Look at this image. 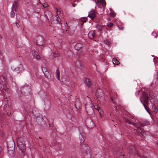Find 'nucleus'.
Returning a JSON list of instances; mask_svg holds the SVG:
<instances>
[{
    "instance_id": "79ce46f5",
    "label": "nucleus",
    "mask_w": 158,
    "mask_h": 158,
    "mask_svg": "<svg viewBox=\"0 0 158 158\" xmlns=\"http://www.w3.org/2000/svg\"><path fill=\"white\" fill-rule=\"evenodd\" d=\"M2 150V148L0 147V154L1 153Z\"/></svg>"
},
{
    "instance_id": "9b49d317",
    "label": "nucleus",
    "mask_w": 158,
    "mask_h": 158,
    "mask_svg": "<svg viewBox=\"0 0 158 158\" xmlns=\"http://www.w3.org/2000/svg\"><path fill=\"white\" fill-rule=\"evenodd\" d=\"M36 45L42 46L44 44V39L41 36H39L37 38Z\"/></svg>"
},
{
    "instance_id": "aec40b11",
    "label": "nucleus",
    "mask_w": 158,
    "mask_h": 158,
    "mask_svg": "<svg viewBox=\"0 0 158 158\" xmlns=\"http://www.w3.org/2000/svg\"><path fill=\"white\" fill-rule=\"evenodd\" d=\"M87 19V18L86 17H83L81 18V20H79V21L81 22V25H82L84 23L86 22Z\"/></svg>"
},
{
    "instance_id": "c03bdc74",
    "label": "nucleus",
    "mask_w": 158,
    "mask_h": 158,
    "mask_svg": "<svg viewBox=\"0 0 158 158\" xmlns=\"http://www.w3.org/2000/svg\"><path fill=\"white\" fill-rule=\"evenodd\" d=\"M124 156V155H123V156H121V158H122V157H123V158H124V157L123 156Z\"/></svg>"
},
{
    "instance_id": "a19ab883",
    "label": "nucleus",
    "mask_w": 158,
    "mask_h": 158,
    "mask_svg": "<svg viewBox=\"0 0 158 158\" xmlns=\"http://www.w3.org/2000/svg\"><path fill=\"white\" fill-rule=\"evenodd\" d=\"M6 86H5V87L3 88V89H4L5 90V91H6L7 87H6Z\"/></svg>"
},
{
    "instance_id": "4c0bfd02",
    "label": "nucleus",
    "mask_w": 158,
    "mask_h": 158,
    "mask_svg": "<svg viewBox=\"0 0 158 158\" xmlns=\"http://www.w3.org/2000/svg\"><path fill=\"white\" fill-rule=\"evenodd\" d=\"M16 24L17 27L18 28L19 27V25L17 23H16Z\"/></svg>"
},
{
    "instance_id": "ea45409f",
    "label": "nucleus",
    "mask_w": 158,
    "mask_h": 158,
    "mask_svg": "<svg viewBox=\"0 0 158 158\" xmlns=\"http://www.w3.org/2000/svg\"><path fill=\"white\" fill-rule=\"evenodd\" d=\"M77 4H74L73 3L72 4V6L73 7H74Z\"/></svg>"
},
{
    "instance_id": "864d4df0",
    "label": "nucleus",
    "mask_w": 158,
    "mask_h": 158,
    "mask_svg": "<svg viewBox=\"0 0 158 158\" xmlns=\"http://www.w3.org/2000/svg\"><path fill=\"white\" fill-rule=\"evenodd\" d=\"M110 116H111V114H110Z\"/></svg>"
},
{
    "instance_id": "f704fd0d",
    "label": "nucleus",
    "mask_w": 158,
    "mask_h": 158,
    "mask_svg": "<svg viewBox=\"0 0 158 158\" xmlns=\"http://www.w3.org/2000/svg\"><path fill=\"white\" fill-rule=\"evenodd\" d=\"M118 28L119 29L121 30H123L124 29V27L121 26H118Z\"/></svg>"
},
{
    "instance_id": "9d476101",
    "label": "nucleus",
    "mask_w": 158,
    "mask_h": 158,
    "mask_svg": "<svg viewBox=\"0 0 158 158\" xmlns=\"http://www.w3.org/2000/svg\"><path fill=\"white\" fill-rule=\"evenodd\" d=\"M36 121L40 125H41L42 123H44L43 117L41 114H40L38 115L36 117Z\"/></svg>"
},
{
    "instance_id": "2eb2a0df",
    "label": "nucleus",
    "mask_w": 158,
    "mask_h": 158,
    "mask_svg": "<svg viewBox=\"0 0 158 158\" xmlns=\"http://www.w3.org/2000/svg\"><path fill=\"white\" fill-rule=\"evenodd\" d=\"M96 16V15L95 14V11L94 10H92L89 12V13L88 17L92 19H93L95 18Z\"/></svg>"
},
{
    "instance_id": "58836bf2",
    "label": "nucleus",
    "mask_w": 158,
    "mask_h": 158,
    "mask_svg": "<svg viewBox=\"0 0 158 158\" xmlns=\"http://www.w3.org/2000/svg\"><path fill=\"white\" fill-rule=\"evenodd\" d=\"M11 114V112L10 111H8V112H7V115H9Z\"/></svg>"
},
{
    "instance_id": "a18cd8bd",
    "label": "nucleus",
    "mask_w": 158,
    "mask_h": 158,
    "mask_svg": "<svg viewBox=\"0 0 158 158\" xmlns=\"http://www.w3.org/2000/svg\"><path fill=\"white\" fill-rule=\"evenodd\" d=\"M110 18H107V20H110Z\"/></svg>"
},
{
    "instance_id": "473e14b6",
    "label": "nucleus",
    "mask_w": 158,
    "mask_h": 158,
    "mask_svg": "<svg viewBox=\"0 0 158 158\" xmlns=\"http://www.w3.org/2000/svg\"><path fill=\"white\" fill-rule=\"evenodd\" d=\"M56 20L57 22L59 23H60V19L57 16H56Z\"/></svg>"
},
{
    "instance_id": "7c9ffc66",
    "label": "nucleus",
    "mask_w": 158,
    "mask_h": 158,
    "mask_svg": "<svg viewBox=\"0 0 158 158\" xmlns=\"http://www.w3.org/2000/svg\"><path fill=\"white\" fill-rule=\"evenodd\" d=\"M138 125L141 127H143L145 126V124L144 123L139 122L138 123Z\"/></svg>"
},
{
    "instance_id": "6ab92c4d",
    "label": "nucleus",
    "mask_w": 158,
    "mask_h": 158,
    "mask_svg": "<svg viewBox=\"0 0 158 158\" xmlns=\"http://www.w3.org/2000/svg\"><path fill=\"white\" fill-rule=\"evenodd\" d=\"M66 55L69 57L71 58L73 55V52L70 50H69L67 52Z\"/></svg>"
},
{
    "instance_id": "4be33fe9",
    "label": "nucleus",
    "mask_w": 158,
    "mask_h": 158,
    "mask_svg": "<svg viewBox=\"0 0 158 158\" xmlns=\"http://www.w3.org/2000/svg\"><path fill=\"white\" fill-rule=\"evenodd\" d=\"M96 27L99 31H102L103 28L102 26L100 24H97L96 25Z\"/></svg>"
},
{
    "instance_id": "c85d7f7f",
    "label": "nucleus",
    "mask_w": 158,
    "mask_h": 158,
    "mask_svg": "<svg viewBox=\"0 0 158 158\" xmlns=\"http://www.w3.org/2000/svg\"><path fill=\"white\" fill-rule=\"evenodd\" d=\"M107 25L108 27H111L113 25V24L112 23H107Z\"/></svg>"
},
{
    "instance_id": "b1692460",
    "label": "nucleus",
    "mask_w": 158,
    "mask_h": 158,
    "mask_svg": "<svg viewBox=\"0 0 158 158\" xmlns=\"http://www.w3.org/2000/svg\"><path fill=\"white\" fill-rule=\"evenodd\" d=\"M80 135H81L82 138H83V139L81 138V140H80V142L81 143H83L84 142V134H82V133H80Z\"/></svg>"
},
{
    "instance_id": "412c9836",
    "label": "nucleus",
    "mask_w": 158,
    "mask_h": 158,
    "mask_svg": "<svg viewBox=\"0 0 158 158\" xmlns=\"http://www.w3.org/2000/svg\"><path fill=\"white\" fill-rule=\"evenodd\" d=\"M112 61L114 64L118 65L119 64V61L116 58H113Z\"/></svg>"
},
{
    "instance_id": "09e8293b",
    "label": "nucleus",
    "mask_w": 158,
    "mask_h": 158,
    "mask_svg": "<svg viewBox=\"0 0 158 158\" xmlns=\"http://www.w3.org/2000/svg\"><path fill=\"white\" fill-rule=\"evenodd\" d=\"M102 100H103V101H105V99H104V98H103Z\"/></svg>"
},
{
    "instance_id": "c9c22d12",
    "label": "nucleus",
    "mask_w": 158,
    "mask_h": 158,
    "mask_svg": "<svg viewBox=\"0 0 158 158\" xmlns=\"http://www.w3.org/2000/svg\"><path fill=\"white\" fill-rule=\"evenodd\" d=\"M56 12H57V14H59L60 13V12L59 10L58 9H57V10H56Z\"/></svg>"
},
{
    "instance_id": "dca6fc26",
    "label": "nucleus",
    "mask_w": 158,
    "mask_h": 158,
    "mask_svg": "<svg viewBox=\"0 0 158 158\" xmlns=\"http://www.w3.org/2000/svg\"><path fill=\"white\" fill-rule=\"evenodd\" d=\"M83 47L82 44L81 43H77L74 46V48L75 50L78 51L80 50Z\"/></svg>"
},
{
    "instance_id": "20e7f679",
    "label": "nucleus",
    "mask_w": 158,
    "mask_h": 158,
    "mask_svg": "<svg viewBox=\"0 0 158 158\" xmlns=\"http://www.w3.org/2000/svg\"><path fill=\"white\" fill-rule=\"evenodd\" d=\"M85 109L87 113L89 115L92 116L94 114V110L91 104L89 106L87 105H86Z\"/></svg>"
},
{
    "instance_id": "2f4dec72",
    "label": "nucleus",
    "mask_w": 158,
    "mask_h": 158,
    "mask_svg": "<svg viewBox=\"0 0 158 158\" xmlns=\"http://www.w3.org/2000/svg\"><path fill=\"white\" fill-rule=\"evenodd\" d=\"M100 1L102 2L103 6H105L106 5V2L105 0H100Z\"/></svg>"
},
{
    "instance_id": "cd10ccee",
    "label": "nucleus",
    "mask_w": 158,
    "mask_h": 158,
    "mask_svg": "<svg viewBox=\"0 0 158 158\" xmlns=\"http://www.w3.org/2000/svg\"><path fill=\"white\" fill-rule=\"evenodd\" d=\"M104 43L107 45H110V42L108 40H104Z\"/></svg>"
},
{
    "instance_id": "bb28decb",
    "label": "nucleus",
    "mask_w": 158,
    "mask_h": 158,
    "mask_svg": "<svg viewBox=\"0 0 158 158\" xmlns=\"http://www.w3.org/2000/svg\"><path fill=\"white\" fill-rule=\"evenodd\" d=\"M59 56L58 53H54L52 55V57L53 58H55L58 56Z\"/></svg>"
},
{
    "instance_id": "f8f14e48",
    "label": "nucleus",
    "mask_w": 158,
    "mask_h": 158,
    "mask_svg": "<svg viewBox=\"0 0 158 158\" xmlns=\"http://www.w3.org/2000/svg\"><path fill=\"white\" fill-rule=\"evenodd\" d=\"M32 55L34 58L39 60L40 59V56L38 54V52L35 50H32Z\"/></svg>"
},
{
    "instance_id": "f03ea898",
    "label": "nucleus",
    "mask_w": 158,
    "mask_h": 158,
    "mask_svg": "<svg viewBox=\"0 0 158 158\" xmlns=\"http://www.w3.org/2000/svg\"><path fill=\"white\" fill-rule=\"evenodd\" d=\"M150 96V94L143 92L142 93V97L140 98V102L143 105L145 110L148 113L149 111L146 105H148V100Z\"/></svg>"
},
{
    "instance_id": "39448f33",
    "label": "nucleus",
    "mask_w": 158,
    "mask_h": 158,
    "mask_svg": "<svg viewBox=\"0 0 158 158\" xmlns=\"http://www.w3.org/2000/svg\"><path fill=\"white\" fill-rule=\"evenodd\" d=\"M42 70L46 78L50 80L52 79V76L49 73L48 69L46 68H42Z\"/></svg>"
},
{
    "instance_id": "0eeeda50",
    "label": "nucleus",
    "mask_w": 158,
    "mask_h": 158,
    "mask_svg": "<svg viewBox=\"0 0 158 158\" xmlns=\"http://www.w3.org/2000/svg\"><path fill=\"white\" fill-rule=\"evenodd\" d=\"M85 158H93V156L92 151L89 148H87L86 151L83 153Z\"/></svg>"
},
{
    "instance_id": "3c124183",
    "label": "nucleus",
    "mask_w": 158,
    "mask_h": 158,
    "mask_svg": "<svg viewBox=\"0 0 158 158\" xmlns=\"http://www.w3.org/2000/svg\"><path fill=\"white\" fill-rule=\"evenodd\" d=\"M50 14L51 16H52V15L51 13L50 12Z\"/></svg>"
},
{
    "instance_id": "f257e3e1",
    "label": "nucleus",
    "mask_w": 158,
    "mask_h": 158,
    "mask_svg": "<svg viewBox=\"0 0 158 158\" xmlns=\"http://www.w3.org/2000/svg\"><path fill=\"white\" fill-rule=\"evenodd\" d=\"M134 117L132 116L131 118H125L124 121L132 125L137 128L136 129H135L134 130V133L136 135L140 136L142 137L144 136L145 133L143 131V130H141L140 127H138L137 125L135 123L134 120L133 118Z\"/></svg>"
},
{
    "instance_id": "a878e982",
    "label": "nucleus",
    "mask_w": 158,
    "mask_h": 158,
    "mask_svg": "<svg viewBox=\"0 0 158 158\" xmlns=\"http://www.w3.org/2000/svg\"><path fill=\"white\" fill-rule=\"evenodd\" d=\"M95 97L94 98L95 99H97V98H100L99 95L98 94V91H96L95 94Z\"/></svg>"
},
{
    "instance_id": "37998d69",
    "label": "nucleus",
    "mask_w": 158,
    "mask_h": 158,
    "mask_svg": "<svg viewBox=\"0 0 158 158\" xmlns=\"http://www.w3.org/2000/svg\"><path fill=\"white\" fill-rule=\"evenodd\" d=\"M93 0V1H95V3H96V4H97V3H98V2H97L95 1V0Z\"/></svg>"
},
{
    "instance_id": "72a5a7b5",
    "label": "nucleus",
    "mask_w": 158,
    "mask_h": 158,
    "mask_svg": "<svg viewBox=\"0 0 158 158\" xmlns=\"http://www.w3.org/2000/svg\"><path fill=\"white\" fill-rule=\"evenodd\" d=\"M94 108L97 110H98V109H99L100 108L99 106L98 105H97L94 106Z\"/></svg>"
},
{
    "instance_id": "423d86ee",
    "label": "nucleus",
    "mask_w": 158,
    "mask_h": 158,
    "mask_svg": "<svg viewBox=\"0 0 158 158\" xmlns=\"http://www.w3.org/2000/svg\"><path fill=\"white\" fill-rule=\"evenodd\" d=\"M111 99L113 103L115 105H118L119 103V101L117 98L116 94L115 93L111 94L110 95Z\"/></svg>"
},
{
    "instance_id": "1a4fd4ad",
    "label": "nucleus",
    "mask_w": 158,
    "mask_h": 158,
    "mask_svg": "<svg viewBox=\"0 0 158 158\" xmlns=\"http://www.w3.org/2000/svg\"><path fill=\"white\" fill-rule=\"evenodd\" d=\"M83 81L84 84L88 87H90L92 85V83L88 78H84Z\"/></svg>"
},
{
    "instance_id": "603ef678",
    "label": "nucleus",
    "mask_w": 158,
    "mask_h": 158,
    "mask_svg": "<svg viewBox=\"0 0 158 158\" xmlns=\"http://www.w3.org/2000/svg\"><path fill=\"white\" fill-rule=\"evenodd\" d=\"M156 64L158 65V61L157 63H156Z\"/></svg>"
},
{
    "instance_id": "8fccbe9b",
    "label": "nucleus",
    "mask_w": 158,
    "mask_h": 158,
    "mask_svg": "<svg viewBox=\"0 0 158 158\" xmlns=\"http://www.w3.org/2000/svg\"><path fill=\"white\" fill-rule=\"evenodd\" d=\"M110 15H113V13H112V12H111V14H110Z\"/></svg>"
},
{
    "instance_id": "a211bd4d",
    "label": "nucleus",
    "mask_w": 158,
    "mask_h": 158,
    "mask_svg": "<svg viewBox=\"0 0 158 158\" xmlns=\"http://www.w3.org/2000/svg\"><path fill=\"white\" fill-rule=\"evenodd\" d=\"M14 148H12V149H10L9 148H8V153L11 156H13L14 154Z\"/></svg>"
},
{
    "instance_id": "5701e85b",
    "label": "nucleus",
    "mask_w": 158,
    "mask_h": 158,
    "mask_svg": "<svg viewBox=\"0 0 158 158\" xmlns=\"http://www.w3.org/2000/svg\"><path fill=\"white\" fill-rule=\"evenodd\" d=\"M56 77L58 80H60V72L58 69L56 70Z\"/></svg>"
},
{
    "instance_id": "393cba45",
    "label": "nucleus",
    "mask_w": 158,
    "mask_h": 158,
    "mask_svg": "<svg viewBox=\"0 0 158 158\" xmlns=\"http://www.w3.org/2000/svg\"><path fill=\"white\" fill-rule=\"evenodd\" d=\"M75 65L78 67H81V66L80 62L79 60H77L75 62Z\"/></svg>"
},
{
    "instance_id": "4468645a",
    "label": "nucleus",
    "mask_w": 158,
    "mask_h": 158,
    "mask_svg": "<svg viewBox=\"0 0 158 158\" xmlns=\"http://www.w3.org/2000/svg\"><path fill=\"white\" fill-rule=\"evenodd\" d=\"M16 4L15 3V5H13L12 7V10L10 14V16L11 17H13L15 16V13L14 12V11H16Z\"/></svg>"
},
{
    "instance_id": "49530a36",
    "label": "nucleus",
    "mask_w": 158,
    "mask_h": 158,
    "mask_svg": "<svg viewBox=\"0 0 158 158\" xmlns=\"http://www.w3.org/2000/svg\"><path fill=\"white\" fill-rule=\"evenodd\" d=\"M152 98H151V99H150V102H151V103H152Z\"/></svg>"
},
{
    "instance_id": "ddd939ff",
    "label": "nucleus",
    "mask_w": 158,
    "mask_h": 158,
    "mask_svg": "<svg viewBox=\"0 0 158 158\" xmlns=\"http://www.w3.org/2000/svg\"><path fill=\"white\" fill-rule=\"evenodd\" d=\"M86 125L88 127L90 128H93L94 126V122L90 119L87 121Z\"/></svg>"
},
{
    "instance_id": "6e6552de",
    "label": "nucleus",
    "mask_w": 158,
    "mask_h": 158,
    "mask_svg": "<svg viewBox=\"0 0 158 158\" xmlns=\"http://www.w3.org/2000/svg\"><path fill=\"white\" fill-rule=\"evenodd\" d=\"M129 153L131 155H135L137 154L138 156H140L138 151L136 149L135 147L133 145H131L129 147Z\"/></svg>"
},
{
    "instance_id": "7ed1b4c3",
    "label": "nucleus",
    "mask_w": 158,
    "mask_h": 158,
    "mask_svg": "<svg viewBox=\"0 0 158 158\" xmlns=\"http://www.w3.org/2000/svg\"><path fill=\"white\" fill-rule=\"evenodd\" d=\"M17 141L19 149L22 152H23L26 148L23 138L22 137H19L17 139Z\"/></svg>"
},
{
    "instance_id": "e433bc0d",
    "label": "nucleus",
    "mask_w": 158,
    "mask_h": 158,
    "mask_svg": "<svg viewBox=\"0 0 158 158\" xmlns=\"http://www.w3.org/2000/svg\"><path fill=\"white\" fill-rule=\"evenodd\" d=\"M47 6H48V4L47 3H44V5H43V6L44 7H47Z\"/></svg>"
},
{
    "instance_id": "de8ad7c7",
    "label": "nucleus",
    "mask_w": 158,
    "mask_h": 158,
    "mask_svg": "<svg viewBox=\"0 0 158 158\" xmlns=\"http://www.w3.org/2000/svg\"><path fill=\"white\" fill-rule=\"evenodd\" d=\"M39 138L40 139H41L42 138V137H40H40H39Z\"/></svg>"
},
{
    "instance_id": "f3484780",
    "label": "nucleus",
    "mask_w": 158,
    "mask_h": 158,
    "mask_svg": "<svg viewBox=\"0 0 158 158\" xmlns=\"http://www.w3.org/2000/svg\"><path fill=\"white\" fill-rule=\"evenodd\" d=\"M89 38L91 39H93L95 36L94 31H91L89 32L88 35Z\"/></svg>"
},
{
    "instance_id": "c756f323",
    "label": "nucleus",
    "mask_w": 158,
    "mask_h": 158,
    "mask_svg": "<svg viewBox=\"0 0 158 158\" xmlns=\"http://www.w3.org/2000/svg\"><path fill=\"white\" fill-rule=\"evenodd\" d=\"M100 115L101 116H102L103 114V111L100 108L98 110Z\"/></svg>"
}]
</instances>
